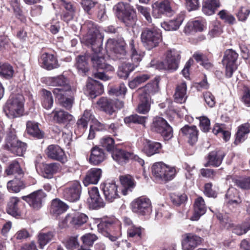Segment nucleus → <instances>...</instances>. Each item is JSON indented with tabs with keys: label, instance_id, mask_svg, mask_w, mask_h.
Listing matches in <instances>:
<instances>
[{
	"label": "nucleus",
	"instance_id": "1",
	"mask_svg": "<svg viewBox=\"0 0 250 250\" xmlns=\"http://www.w3.org/2000/svg\"><path fill=\"white\" fill-rule=\"evenodd\" d=\"M158 80L155 79L151 82L148 83L144 87L138 90L140 103L138 105L137 111L139 113L146 114L149 111L150 106L151 96L158 91Z\"/></svg>",
	"mask_w": 250,
	"mask_h": 250
},
{
	"label": "nucleus",
	"instance_id": "2",
	"mask_svg": "<svg viewBox=\"0 0 250 250\" xmlns=\"http://www.w3.org/2000/svg\"><path fill=\"white\" fill-rule=\"evenodd\" d=\"M5 172L8 175L15 174V178L8 182L7 187L10 192L18 193L25 188V184L22 178L23 172L19 163L14 162L10 165Z\"/></svg>",
	"mask_w": 250,
	"mask_h": 250
},
{
	"label": "nucleus",
	"instance_id": "3",
	"mask_svg": "<svg viewBox=\"0 0 250 250\" xmlns=\"http://www.w3.org/2000/svg\"><path fill=\"white\" fill-rule=\"evenodd\" d=\"M113 10L118 19L126 26L131 27L135 24L137 21L136 13L129 3L119 2L114 5Z\"/></svg>",
	"mask_w": 250,
	"mask_h": 250
},
{
	"label": "nucleus",
	"instance_id": "4",
	"mask_svg": "<svg viewBox=\"0 0 250 250\" xmlns=\"http://www.w3.org/2000/svg\"><path fill=\"white\" fill-rule=\"evenodd\" d=\"M3 111L10 118L20 117L24 112V97L22 95L11 96L3 106Z\"/></svg>",
	"mask_w": 250,
	"mask_h": 250
},
{
	"label": "nucleus",
	"instance_id": "5",
	"mask_svg": "<svg viewBox=\"0 0 250 250\" xmlns=\"http://www.w3.org/2000/svg\"><path fill=\"white\" fill-rule=\"evenodd\" d=\"M88 28L87 35L83 38V42L91 47L94 53H100L102 50L104 36L93 24L91 27L88 26Z\"/></svg>",
	"mask_w": 250,
	"mask_h": 250
},
{
	"label": "nucleus",
	"instance_id": "6",
	"mask_svg": "<svg viewBox=\"0 0 250 250\" xmlns=\"http://www.w3.org/2000/svg\"><path fill=\"white\" fill-rule=\"evenodd\" d=\"M153 175L162 181L171 180L175 176L176 171L174 167L166 165L163 162H157L151 168Z\"/></svg>",
	"mask_w": 250,
	"mask_h": 250
},
{
	"label": "nucleus",
	"instance_id": "7",
	"mask_svg": "<svg viewBox=\"0 0 250 250\" xmlns=\"http://www.w3.org/2000/svg\"><path fill=\"white\" fill-rule=\"evenodd\" d=\"M105 48L110 51L115 60H124L126 58V43L123 39L118 40L109 39L107 40Z\"/></svg>",
	"mask_w": 250,
	"mask_h": 250
},
{
	"label": "nucleus",
	"instance_id": "8",
	"mask_svg": "<svg viewBox=\"0 0 250 250\" xmlns=\"http://www.w3.org/2000/svg\"><path fill=\"white\" fill-rule=\"evenodd\" d=\"M180 59V53L179 51L175 49L170 50L167 53L165 60L158 62L155 65V67L159 70L176 71L178 68Z\"/></svg>",
	"mask_w": 250,
	"mask_h": 250
},
{
	"label": "nucleus",
	"instance_id": "9",
	"mask_svg": "<svg viewBox=\"0 0 250 250\" xmlns=\"http://www.w3.org/2000/svg\"><path fill=\"white\" fill-rule=\"evenodd\" d=\"M141 39L143 45L148 50H150L157 46L161 41V35L154 28H146L142 32Z\"/></svg>",
	"mask_w": 250,
	"mask_h": 250
},
{
	"label": "nucleus",
	"instance_id": "10",
	"mask_svg": "<svg viewBox=\"0 0 250 250\" xmlns=\"http://www.w3.org/2000/svg\"><path fill=\"white\" fill-rule=\"evenodd\" d=\"M151 128L153 131L160 134L165 141H168L173 137L172 127L162 117H157L153 119Z\"/></svg>",
	"mask_w": 250,
	"mask_h": 250
},
{
	"label": "nucleus",
	"instance_id": "11",
	"mask_svg": "<svg viewBox=\"0 0 250 250\" xmlns=\"http://www.w3.org/2000/svg\"><path fill=\"white\" fill-rule=\"evenodd\" d=\"M82 188L81 183L78 181H74L69 183L63 190V198L70 202H77L80 200Z\"/></svg>",
	"mask_w": 250,
	"mask_h": 250
},
{
	"label": "nucleus",
	"instance_id": "12",
	"mask_svg": "<svg viewBox=\"0 0 250 250\" xmlns=\"http://www.w3.org/2000/svg\"><path fill=\"white\" fill-rule=\"evenodd\" d=\"M132 211L139 215H147L152 211L150 200L145 197H139L132 201L130 204Z\"/></svg>",
	"mask_w": 250,
	"mask_h": 250
},
{
	"label": "nucleus",
	"instance_id": "13",
	"mask_svg": "<svg viewBox=\"0 0 250 250\" xmlns=\"http://www.w3.org/2000/svg\"><path fill=\"white\" fill-rule=\"evenodd\" d=\"M238 54L232 49L227 50L224 55L222 62L226 67V75L230 78L237 68L236 61Z\"/></svg>",
	"mask_w": 250,
	"mask_h": 250
},
{
	"label": "nucleus",
	"instance_id": "14",
	"mask_svg": "<svg viewBox=\"0 0 250 250\" xmlns=\"http://www.w3.org/2000/svg\"><path fill=\"white\" fill-rule=\"evenodd\" d=\"M47 82L49 85L58 87L53 89L52 92L54 94L55 90L58 89L63 91V92L71 93L72 88L70 83L67 77L63 74L60 75L55 77H49L47 79Z\"/></svg>",
	"mask_w": 250,
	"mask_h": 250
},
{
	"label": "nucleus",
	"instance_id": "15",
	"mask_svg": "<svg viewBox=\"0 0 250 250\" xmlns=\"http://www.w3.org/2000/svg\"><path fill=\"white\" fill-rule=\"evenodd\" d=\"M105 200L109 203L113 202L115 199L119 198L118 186L113 181L106 182L101 185Z\"/></svg>",
	"mask_w": 250,
	"mask_h": 250
},
{
	"label": "nucleus",
	"instance_id": "16",
	"mask_svg": "<svg viewBox=\"0 0 250 250\" xmlns=\"http://www.w3.org/2000/svg\"><path fill=\"white\" fill-rule=\"evenodd\" d=\"M182 246L183 250H194L202 242V238L193 233L182 235Z\"/></svg>",
	"mask_w": 250,
	"mask_h": 250
},
{
	"label": "nucleus",
	"instance_id": "17",
	"mask_svg": "<svg viewBox=\"0 0 250 250\" xmlns=\"http://www.w3.org/2000/svg\"><path fill=\"white\" fill-rule=\"evenodd\" d=\"M46 195L42 189L35 191L27 196H23L22 199L35 209H39L42 206L43 199Z\"/></svg>",
	"mask_w": 250,
	"mask_h": 250
},
{
	"label": "nucleus",
	"instance_id": "18",
	"mask_svg": "<svg viewBox=\"0 0 250 250\" xmlns=\"http://www.w3.org/2000/svg\"><path fill=\"white\" fill-rule=\"evenodd\" d=\"M89 197L87 199V203L90 208L98 209L103 208L105 203L101 197L99 190L97 187H92L88 191Z\"/></svg>",
	"mask_w": 250,
	"mask_h": 250
},
{
	"label": "nucleus",
	"instance_id": "19",
	"mask_svg": "<svg viewBox=\"0 0 250 250\" xmlns=\"http://www.w3.org/2000/svg\"><path fill=\"white\" fill-rule=\"evenodd\" d=\"M47 157L52 160L64 163L66 161V156L63 150L58 145H50L45 151Z\"/></svg>",
	"mask_w": 250,
	"mask_h": 250
},
{
	"label": "nucleus",
	"instance_id": "20",
	"mask_svg": "<svg viewBox=\"0 0 250 250\" xmlns=\"http://www.w3.org/2000/svg\"><path fill=\"white\" fill-rule=\"evenodd\" d=\"M71 93L63 92V91L60 90H55L54 96L60 103V104L66 109L71 108L73 101L74 94L76 91L75 88L71 89Z\"/></svg>",
	"mask_w": 250,
	"mask_h": 250
},
{
	"label": "nucleus",
	"instance_id": "21",
	"mask_svg": "<svg viewBox=\"0 0 250 250\" xmlns=\"http://www.w3.org/2000/svg\"><path fill=\"white\" fill-rule=\"evenodd\" d=\"M115 220L113 218H104L98 225V230L104 236L108 237L112 242L115 241L117 237L110 234L111 229L113 228Z\"/></svg>",
	"mask_w": 250,
	"mask_h": 250
},
{
	"label": "nucleus",
	"instance_id": "22",
	"mask_svg": "<svg viewBox=\"0 0 250 250\" xmlns=\"http://www.w3.org/2000/svg\"><path fill=\"white\" fill-rule=\"evenodd\" d=\"M104 92V87L99 82L89 79L87 81L85 89V93L91 99L101 95Z\"/></svg>",
	"mask_w": 250,
	"mask_h": 250
},
{
	"label": "nucleus",
	"instance_id": "23",
	"mask_svg": "<svg viewBox=\"0 0 250 250\" xmlns=\"http://www.w3.org/2000/svg\"><path fill=\"white\" fill-rule=\"evenodd\" d=\"M152 8L153 16L156 18H159L162 15L171 11V1L170 0H161L157 1L153 5Z\"/></svg>",
	"mask_w": 250,
	"mask_h": 250
},
{
	"label": "nucleus",
	"instance_id": "24",
	"mask_svg": "<svg viewBox=\"0 0 250 250\" xmlns=\"http://www.w3.org/2000/svg\"><path fill=\"white\" fill-rule=\"evenodd\" d=\"M100 53H94L91 56L93 67L98 70H103L106 72H113L114 68L111 65L105 62L104 58L100 56Z\"/></svg>",
	"mask_w": 250,
	"mask_h": 250
},
{
	"label": "nucleus",
	"instance_id": "25",
	"mask_svg": "<svg viewBox=\"0 0 250 250\" xmlns=\"http://www.w3.org/2000/svg\"><path fill=\"white\" fill-rule=\"evenodd\" d=\"M22 203L17 197L10 198L6 207L7 212L15 217L21 216Z\"/></svg>",
	"mask_w": 250,
	"mask_h": 250
},
{
	"label": "nucleus",
	"instance_id": "26",
	"mask_svg": "<svg viewBox=\"0 0 250 250\" xmlns=\"http://www.w3.org/2000/svg\"><path fill=\"white\" fill-rule=\"evenodd\" d=\"M225 153L220 149H215L209 153L208 156V162L205 165L206 167L212 166L219 167L225 156Z\"/></svg>",
	"mask_w": 250,
	"mask_h": 250
},
{
	"label": "nucleus",
	"instance_id": "27",
	"mask_svg": "<svg viewBox=\"0 0 250 250\" xmlns=\"http://www.w3.org/2000/svg\"><path fill=\"white\" fill-rule=\"evenodd\" d=\"M181 131L190 145L193 146L197 142L198 130L196 126L186 125L181 129Z\"/></svg>",
	"mask_w": 250,
	"mask_h": 250
},
{
	"label": "nucleus",
	"instance_id": "28",
	"mask_svg": "<svg viewBox=\"0 0 250 250\" xmlns=\"http://www.w3.org/2000/svg\"><path fill=\"white\" fill-rule=\"evenodd\" d=\"M102 169L99 168H92L88 170L83 180L85 186L89 184H97L101 177Z\"/></svg>",
	"mask_w": 250,
	"mask_h": 250
},
{
	"label": "nucleus",
	"instance_id": "29",
	"mask_svg": "<svg viewBox=\"0 0 250 250\" xmlns=\"http://www.w3.org/2000/svg\"><path fill=\"white\" fill-rule=\"evenodd\" d=\"M41 61L42 67L48 70L56 69L60 66L57 58L51 54H42L41 57Z\"/></svg>",
	"mask_w": 250,
	"mask_h": 250
},
{
	"label": "nucleus",
	"instance_id": "30",
	"mask_svg": "<svg viewBox=\"0 0 250 250\" xmlns=\"http://www.w3.org/2000/svg\"><path fill=\"white\" fill-rule=\"evenodd\" d=\"M113 159L120 165H124L133 157V153L122 149L116 148L112 153Z\"/></svg>",
	"mask_w": 250,
	"mask_h": 250
},
{
	"label": "nucleus",
	"instance_id": "31",
	"mask_svg": "<svg viewBox=\"0 0 250 250\" xmlns=\"http://www.w3.org/2000/svg\"><path fill=\"white\" fill-rule=\"evenodd\" d=\"M53 121L60 124H64L73 120V117L68 112L62 109H54L52 112Z\"/></svg>",
	"mask_w": 250,
	"mask_h": 250
},
{
	"label": "nucleus",
	"instance_id": "32",
	"mask_svg": "<svg viewBox=\"0 0 250 250\" xmlns=\"http://www.w3.org/2000/svg\"><path fill=\"white\" fill-rule=\"evenodd\" d=\"M62 6L64 9L62 15V19L64 21L68 22L74 18L76 13V8L70 2L62 0Z\"/></svg>",
	"mask_w": 250,
	"mask_h": 250
},
{
	"label": "nucleus",
	"instance_id": "33",
	"mask_svg": "<svg viewBox=\"0 0 250 250\" xmlns=\"http://www.w3.org/2000/svg\"><path fill=\"white\" fill-rule=\"evenodd\" d=\"M206 211V207L205 201L202 197H198L195 201L194 205V213L190 219L192 221H197L200 217Z\"/></svg>",
	"mask_w": 250,
	"mask_h": 250
},
{
	"label": "nucleus",
	"instance_id": "34",
	"mask_svg": "<svg viewBox=\"0 0 250 250\" xmlns=\"http://www.w3.org/2000/svg\"><path fill=\"white\" fill-rule=\"evenodd\" d=\"M105 159V154L104 150L98 146L93 147L91 150V154L89 159L90 164L98 165Z\"/></svg>",
	"mask_w": 250,
	"mask_h": 250
},
{
	"label": "nucleus",
	"instance_id": "35",
	"mask_svg": "<svg viewBox=\"0 0 250 250\" xmlns=\"http://www.w3.org/2000/svg\"><path fill=\"white\" fill-rule=\"evenodd\" d=\"M187 89V86L185 82H182L177 84L174 95L175 102L182 104L186 102L188 97Z\"/></svg>",
	"mask_w": 250,
	"mask_h": 250
},
{
	"label": "nucleus",
	"instance_id": "36",
	"mask_svg": "<svg viewBox=\"0 0 250 250\" xmlns=\"http://www.w3.org/2000/svg\"><path fill=\"white\" fill-rule=\"evenodd\" d=\"M65 220L74 227H80L85 224L87 220L88 216L83 213L77 212L72 215H68Z\"/></svg>",
	"mask_w": 250,
	"mask_h": 250
},
{
	"label": "nucleus",
	"instance_id": "37",
	"mask_svg": "<svg viewBox=\"0 0 250 250\" xmlns=\"http://www.w3.org/2000/svg\"><path fill=\"white\" fill-rule=\"evenodd\" d=\"M162 149V145L158 142L146 140L143 151L148 156L159 153Z\"/></svg>",
	"mask_w": 250,
	"mask_h": 250
},
{
	"label": "nucleus",
	"instance_id": "38",
	"mask_svg": "<svg viewBox=\"0 0 250 250\" xmlns=\"http://www.w3.org/2000/svg\"><path fill=\"white\" fill-rule=\"evenodd\" d=\"M184 18L183 15L178 16L175 19L161 23V26L167 31L177 30L182 23Z\"/></svg>",
	"mask_w": 250,
	"mask_h": 250
},
{
	"label": "nucleus",
	"instance_id": "39",
	"mask_svg": "<svg viewBox=\"0 0 250 250\" xmlns=\"http://www.w3.org/2000/svg\"><path fill=\"white\" fill-rule=\"evenodd\" d=\"M54 231H41L38 235V243L40 249H43L44 246L53 240L55 237Z\"/></svg>",
	"mask_w": 250,
	"mask_h": 250
},
{
	"label": "nucleus",
	"instance_id": "40",
	"mask_svg": "<svg viewBox=\"0 0 250 250\" xmlns=\"http://www.w3.org/2000/svg\"><path fill=\"white\" fill-rule=\"evenodd\" d=\"M120 181L124 187L122 190L124 195H126L128 192H131L136 186L134 179L129 175L121 176Z\"/></svg>",
	"mask_w": 250,
	"mask_h": 250
},
{
	"label": "nucleus",
	"instance_id": "41",
	"mask_svg": "<svg viewBox=\"0 0 250 250\" xmlns=\"http://www.w3.org/2000/svg\"><path fill=\"white\" fill-rule=\"evenodd\" d=\"M250 132V125L249 123L243 124L239 126L236 133V139L234 143L238 145L244 141Z\"/></svg>",
	"mask_w": 250,
	"mask_h": 250
},
{
	"label": "nucleus",
	"instance_id": "42",
	"mask_svg": "<svg viewBox=\"0 0 250 250\" xmlns=\"http://www.w3.org/2000/svg\"><path fill=\"white\" fill-rule=\"evenodd\" d=\"M26 131L30 135L38 139H42L44 136V133L39 128V124L34 121L27 122Z\"/></svg>",
	"mask_w": 250,
	"mask_h": 250
},
{
	"label": "nucleus",
	"instance_id": "43",
	"mask_svg": "<svg viewBox=\"0 0 250 250\" xmlns=\"http://www.w3.org/2000/svg\"><path fill=\"white\" fill-rule=\"evenodd\" d=\"M68 205L59 199H54L51 203V212L55 215H59L66 211Z\"/></svg>",
	"mask_w": 250,
	"mask_h": 250
},
{
	"label": "nucleus",
	"instance_id": "44",
	"mask_svg": "<svg viewBox=\"0 0 250 250\" xmlns=\"http://www.w3.org/2000/svg\"><path fill=\"white\" fill-rule=\"evenodd\" d=\"M97 104L102 110L109 115H112L115 111L113 100L102 97L97 101Z\"/></svg>",
	"mask_w": 250,
	"mask_h": 250
},
{
	"label": "nucleus",
	"instance_id": "45",
	"mask_svg": "<svg viewBox=\"0 0 250 250\" xmlns=\"http://www.w3.org/2000/svg\"><path fill=\"white\" fill-rule=\"evenodd\" d=\"M87 60V55H79L76 58L75 66L83 75H86L89 70Z\"/></svg>",
	"mask_w": 250,
	"mask_h": 250
},
{
	"label": "nucleus",
	"instance_id": "46",
	"mask_svg": "<svg viewBox=\"0 0 250 250\" xmlns=\"http://www.w3.org/2000/svg\"><path fill=\"white\" fill-rule=\"evenodd\" d=\"M137 64L130 62L123 63L119 67L117 74L119 78L126 79L129 73L133 71Z\"/></svg>",
	"mask_w": 250,
	"mask_h": 250
},
{
	"label": "nucleus",
	"instance_id": "47",
	"mask_svg": "<svg viewBox=\"0 0 250 250\" xmlns=\"http://www.w3.org/2000/svg\"><path fill=\"white\" fill-rule=\"evenodd\" d=\"M90 120H93V115L91 113V111L85 110L83 116L77 121L76 124L77 129H76L75 131L76 132L80 129L82 130L81 132L83 133L84 129L87 127L88 122Z\"/></svg>",
	"mask_w": 250,
	"mask_h": 250
},
{
	"label": "nucleus",
	"instance_id": "48",
	"mask_svg": "<svg viewBox=\"0 0 250 250\" xmlns=\"http://www.w3.org/2000/svg\"><path fill=\"white\" fill-rule=\"evenodd\" d=\"M220 5L219 1L217 0H208L203 3L202 11L207 15H211Z\"/></svg>",
	"mask_w": 250,
	"mask_h": 250
},
{
	"label": "nucleus",
	"instance_id": "49",
	"mask_svg": "<svg viewBox=\"0 0 250 250\" xmlns=\"http://www.w3.org/2000/svg\"><path fill=\"white\" fill-rule=\"evenodd\" d=\"M60 169V165L57 163L46 164L43 165L42 174L44 178H51Z\"/></svg>",
	"mask_w": 250,
	"mask_h": 250
},
{
	"label": "nucleus",
	"instance_id": "50",
	"mask_svg": "<svg viewBox=\"0 0 250 250\" xmlns=\"http://www.w3.org/2000/svg\"><path fill=\"white\" fill-rule=\"evenodd\" d=\"M42 105L46 109H50L53 104V98L51 92L46 90H42Z\"/></svg>",
	"mask_w": 250,
	"mask_h": 250
},
{
	"label": "nucleus",
	"instance_id": "51",
	"mask_svg": "<svg viewBox=\"0 0 250 250\" xmlns=\"http://www.w3.org/2000/svg\"><path fill=\"white\" fill-rule=\"evenodd\" d=\"M234 192H236V190L231 188L228 189L226 194V197L228 199L227 203L229 206L236 207L241 203V200L238 196H234Z\"/></svg>",
	"mask_w": 250,
	"mask_h": 250
},
{
	"label": "nucleus",
	"instance_id": "52",
	"mask_svg": "<svg viewBox=\"0 0 250 250\" xmlns=\"http://www.w3.org/2000/svg\"><path fill=\"white\" fill-rule=\"evenodd\" d=\"M15 131L14 129H10L7 134L6 142L4 147L7 149L10 150L14 145H16L18 140L15 134Z\"/></svg>",
	"mask_w": 250,
	"mask_h": 250
},
{
	"label": "nucleus",
	"instance_id": "53",
	"mask_svg": "<svg viewBox=\"0 0 250 250\" xmlns=\"http://www.w3.org/2000/svg\"><path fill=\"white\" fill-rule=\"evenodd\" d=\"M14 72L13 68L11 65L0 62V76L9 79L13 77Z\"/></svg>",
	"mask_w": 250,
	"mask_h": 250
},
{
	"label": "nucleus",
	"instance_id": "54",
	"mask_svg": "<svg viewBox=\"0 0 250 250\" xmlns=\"http://www.w3.org/2000/svg\"><path fill=\"white\" fill-rule=\"evenodd\" d=\"M127 88L125 84L122 83L119 85L111 87L108 91V93L110 95L112 96H124L125 94Z\"/></svg>",
	"mask_w": 250,
	"mask_h": 250
},
{
	"label": "nucleus",
	"instance_id": "55",
	"mask_svg": "<svg viewBox=\"0 0 250 250\" xmlns=\"http://www.w3.org/2000/svg\"><path fill=\"white\" fill-rule=\"evenodd\" d=\"M146 119V116H139L137 114L132 115L126 117L124 119V122L126 124L130 123L145 125Z\"/></svg>",
	"mask_w": 250,
	"mask_h": 250
},
{
	"label": "nucleus",
	"instance_id": "56",
	"mask_svg": "<svg viewBox=\"0 0 250 250\" xmlns=\"http://www.w3.org/2000/svg\"><path fill=\"white\" fill-rule=\"evenodd\" d=\"M149 78L150 76L148 74L139 75L129 83V86L131 89H134L139 84L145 82Z\"/></svg>",
	"mask_w": 250,
	"mask_h": 250
},
{
	"label": "nucleus",
	"instance_id": "57",
	"mask_svg": "<svg viewBox=\"0 0 250 250\" xmlns=\"http://www.w3.org/2000/svg\"><path fill=\"white\" fill-rule=\"evenodd\" d=\"M226 227L227 228H232V232L238 235H241L245 234L250 229H248V227L246 225L243 226L241 225L234 226L233 224L226 223Z\"/></svg>",
	"mask_w": 250,
	"mask_h": 250
},
{
	"label": "nucleus",
	"instance_id": "58",
	"mask_svg": "<svg viewBox=\"0 0 250 250\" xmlns=\"http://www.w3.org/2000/svg\"><path fill=\"white\" fill-rule=\"evenodd\" d=\"M26 149V145L23 142L19 141L16 145L10 150L12 153L18 156H22L25 152Z\"/></svg>",
	"mask_w": 250,
	"mask_h": 250
},
{
	"label": "nucleus",
	"instance_id": "59",
	"mask_svg": "<svg viewBox=\"0 0 250 250\" xmlns=\"http://www.w3.org/2000/svg\"><path fill=\"white\" fill-rule=\"evenodd\" d=\"M127 229V234L129 237H135L137 240H140L141 239L142 229L140 227H137L135 226H131Z\"/></svg>",
	"mask_w": 250,
	"mask_h": 250
},
{
	"label": "nucleus",
	"instance_id": "60",
	"mask_svg": "<svg viewBox=\"0 0 250 250\" xmlns=\"http://www.w3.org/2000/svg\"><path fill=\"white\" fill-rule=\"evenodd\" d=\"M102 146L105 147L108 151L114 150V140L113 138L106 137L102 138L101 140Z\"/></svg>",
	"mask_w": 250,
	"mask_h": 250
},
{
	"label": "nucleus",
	"instance_id": "61",
	"mask_svg": "<svg viewBox=\"0 0 250 250\" xmlns=\"http://www.w3.org/2000/svg\"><path fill=\"white\" fill-rule=\"evenodd\" d=\"M98 239L97 236L92 233H87L81 237L83 244L88 247L92 246L94 242Z\"/></svg>",
	"mask_w": 250,
	"mask_h": 250
},
{
	"label": "nucleus",
	"instance_id": "62",
	"mask_svg": "<svg viewBox=\"0 0 250 250\" xmlns=\"http://www.w3.org/2000/svg\"><path fill=\"white\" fill-rule=\"evenodd\" d=\"M129 45L130 47L131 58L133 63H137L142 60L141 55L137 51L133 40L130 42Z\"/></svg>",
	"mask_w": 250,
	"mask_h": 250
},
{
	"label": "nucleus",
	"instance_id": "63",
	"mask_svg": "<svg viewBox=\"0 0 250 250\" xmlns=\"http://www.w3.org/2000/svg\"><path fill=\"white\" fill-rule=\"evenodd\" d=\"M63 243L68 250H73L78 247L79 243L77 236L70 237L64 241Z\"/></svg>",
	"mask_w": 250,
	"mask_h": 250
},
{
	"label": "nucleus",
	"instance_id": "64",
	"mask_svg": "<svg viewBox=\"0 0 250 250\" xmlns=\"http://www.w3.org/2000/svg\"><path fill=\"white\" fill-rule=\"evenodd\" d=\"M236 185L243 189H250V177L236 179L235 181Z\"/></svg>",
	"mask_w": 250,
	"mask_h": 250
}]
</instances>
